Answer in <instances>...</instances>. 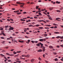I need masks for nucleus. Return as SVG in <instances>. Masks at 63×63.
I'll use <instances>...</instances> for the list:
<instances>
[{"label": "nucleus", "mask_w": 63, "mask_h": 63, "mask_svg": "<svg viewBox=\"0 0 63 63\" xmlns=\"http://www.w3.org/2000/svg\"><path fill=\"white\" fill-rule=\"evenodd\" d=\"M45 29H49V28H46V27H45Z\"/></svg>", "instance_id": "680f3d73"}, {"label": "nucleus", "mask_w": 63, "mask_h": 63, "mask_svg": "<svg viewBox=\"0 0 63 63\" xmlns=\"http://www.w3.org/2000/svg\"><path fill=\"white\" fill-rule=\"evenodd\" d=\"M39 7V6H36V9H38Z\"/></svg>", "instance_id": "5701e85b"}, {"label": "nucleus", "mask_w": 63, "mask_h": 63, "mask_svg": "<svg viewBox=\"0 0 63 63\" xmlns=\"http://www.w3.org/2000/svg\"><path fill=\"white\" fill-rule=\"evenodd\" d=\"M48 19H50V20H52V18H49Z\"/></svg>", "instance_id": "e2e57ef3"}, {"label": "nucleus", "mask_w": 63, "mask_h": 63, "mask_svg": "<svg viewBox=\"0 0 63 63\" xmlns=\"http://www.w3.org/2000/svg\"><path fill=\"white\" fill-rule=\"evenodd\" d=\"M57 28V26H56L54 27V28Z\"/></svg>", "instance_id": "a19ab883"}, {"label": "nucleus", "mask_w": 63, "mask_h": 63, "mask_svg": "<svg viewBox=\"0 0 63 63\" xmlns=\"http://www.w3.org/2000/svg\"><path fill=\"white\" fill-rule=\"evenodd\" d=\"M10 19V20H11L12 21H14V20L13 19Z\"/></svg>", "instance_id": "37998d69"}, {"label": "nucleus", "mask_w": 63, "mask_h": 63, "mask_svg": "<svg viewBox=\"0 0 63 63\" xmlns=\"http://www.w3.org/2000/svg\"><path fill=\"white\" fill-rule=\"evenodd\" d=\"M1 39H4V38L3 37H1Z\"/></svg>", "instance_id": "c9c22d12"}, {"label": "nucleus", "mask_w": 63, "mask_h": 63, "mask_svg": "<svg viewBox=\"0 0 63 63\" xmlns=\"http://www.w3.org/2000/svg\"><path fill=\"white\" fill-rule=\"evenodd\" d=\"M22 57H26V55H22Z\"/></svg>", "instance_id": "bb28decb"}, {"label": "nucleus", "mask_w": 63, "mask_h": 63, "mask_svg": "<svg viewBox=\"0 0 63 63\" xmlns=\"http://www.w3.org/2000/svg\"><path fill=\"white\" fill-rule=\"evenodd\" d=\"M3 30V28H1L0 29V30Z\"/></svg>", "instance_id": "3c124183"}, {"label": "nucleus", "mask_w": 63, "mask_h": 63, "mask_svg": "<svg viewBox=\"0 0 63 63\" xmlns=\"http://www.w3.org/2000/svg\"><path fill=\"white\" fill-rule=\"evenodd\" d=\"M45 54H44L43 55V57H45Z\"/></svg>", "instance_id": "8fccbe9b"}, {"label": "nucleus", "mask_w": 63, "mask_h": 63, "mask_svg": "<svg viewBox=\"0 0 63 63\" xmlns=\"http://www.w3.org/2000/svg\"><path fill=\"white\" fill-rule=\"evenodd\" d=\"M14 54H16V52H13Z\"/></svg>", "instance_id": "f704fd0d"}, {"label": "nucleus", "mask_w": 63, "mask_h": 63, "mask_svg": "<svg viewBox=\"0 0 63 63\" xmlns=\"http://www.w3.org/2000/svg\"><path fill=\"white\" fill-rule=\"evenodd\" d=\"M39 59L40 61H41V60H42V59H41L40 58V57L39 58Z\"/></svg>", "instance_id": "2f4dec72"}, {"label": "nucleus", "mask_w": 63, "mask_h": 63, "mask_svg": "<svg viewBox=\"0 0 63 63\" xmlns=\"http://www.w3.org/2000/svg\"><path fill=\"white\" fill-rule=\"evenodd\" d=\"M50 28H54V27H50Z\"/></svg>", "instance_id": "4d7b16f0"}, {"label": "nucleus", "mask_w": 63, "mask_h": 63, "mask_svg": "<svg viewBox=\"0 0 63 63\" xmlns=\"http://www.w3.org/2000/svg\"><path fill=\"white\" fill-rule=\"evenodd\" d=\"M14 54H9V56H14Z\"/></svg>", "instance_id": "a211bd4d"}, {"label": "nucleus", "mask_w": 63, "mask_h": 63, "mask_svg": "<svg viewBox=\"0 0 63 63\" xmlns=\"http://www.w3.org/2000/svg\"><path fill=\"white\" fill-rule=\"evenodd\" d=\"M60 1H57L56 2V3L58 4H60Z\"/></svg>", "instance_id": "f8f14e48"}, {"label": "nucleus", "mask_w": 63, "mask_h": 63, "mask_svg": "<svg viewBox=\"0 0 63 63\" xmlns=\"http://www.w3.org/2000/svg\"><path fill=\"white\" fill-rule=\"evenodd\" d=\"M16 59H17V60H20V59H19V58H16Z\"/></svg>", "instance_id": "a18cd8bd"}, {"label": "nucleus", "mask_w": 63, "mask_h": 63, "mask_svg": "<svg viewBox=\"0 0 63 63\" xmlns=\"http://www.w3.org/2000/svg\"><path fill=\"white\" fill-rule=\"evenodd\" d=\"M34 18H35V19H36L37 18H38V17H36L34 16Z\"/></svg>", "instance_id": "de8ad7c7"}, {"label": "nucleus", "mask_w": 63, "mask_h": 63, "mask_svg": "<svg viewBox=\"0 0 63 63\" xmlns=\"http://www.w3.org/2000/svg\"><path fill=\"white\" fill-rule=\"evenodd\" d=\"M39 28L41 29H43V27H39Z\"/></svg>", "instance_id": "412c9836"}, {"label": "nucleus", "mask_w": 63, "mask_h": 63, "mask_svg": "<svg viewBox=\"0 0 63 63\" xmlns=\"http://www.w3.org/2000/svg\"><path fill=\"white\" fill-rule=\"evenodd\" d=\"M21 52V51H17V53H20Z\"/></svg>", "instance_id": "ea45409f"}, {"label": "nucleus", "mask_w": 63, "mask_h": 63, "mask_svg": "<svg viewBox=\"0 0 63 63\" xmlns=\"http://www.w3.org/2000/svg\"><path fill=\"white\" fill-rule=\"evenodd\" d=\"M42 48H43V49H45V47L44 46H43Z\"/></svg>", "instance_id": "c85d7f7f"}, {"label": "nucleus", "mask_w": 63, "mask_h": 63, "mask_svg": "<svg viewBox=\"0 0 63 63\" xmlns=\"http://www.w3.org/2000/svg\"><path fill=\"white\" fill-rule=\"evenodd\" d=\"M57 12H61V11L58 10H57Z\"/></svg>", "instance_id": "6ab92c4d"}, {"label": "nucleus", "mask_w": 63, "mask_h": 63, "mask_svg": "<svg viewBox=\"0 0 63 63\" xmlns=\"http://www.w3.org/2000/svg\"><path fill=\"white\" fill-rule=\"evenodd\" d=\"M20 4H22V5H24V4H25L24 3H21Z\"/></svg>", "instance_id": "603ef678"}, {"label": "nucleus", "mask_w": 63, "mask_h": 63, "mask_svg": "<svg viewBox=\"0 0 63 63\" xmlns=\"http://www.w3.org/2000/svg\"><path fill=\"white\" fill-rule=\"evenodd\" d=\"M6 55H10V54L9 53H6Z\"/></svg>", "instance_id": "6e6d98bb"}, {"label": "nucleus", "mask_w": 63, "mask_h": 63, "mask_svg": "<svg viewBox=\"0 0 63 63\" xmlns=\"http://www.w3.org/2000/svg\"><path fill=\"white\" fill-rule=\"evenodd\" d=\"M55 61H58V59L57 58L55 59Z\"/></svg>", "instance_id": "a878e982"}, {"label": "nucleus", "mask_w": 63, "mask_h": 63, "mask_svg": "<svg viewBox=\"0 0 63 63\" xmlns=\"http://www.w3.org/2000/svg\"><path fill=\"white\" fill-rule=\"evenodd\" d=\"M18 62L19 63H21V61H18Z\"/></svg>", "instance_id": "338daca9"}, {"label": "nucleus", "mask_w": 63, "mask_h": 63, "mask_svg": "<svg viewBox=\"0 0 63 63\" xmlns=\"http://www.w3.org/2000/svg\"><path fill=\"white\" fill-rule=\"evenodd\" d=\"M19 12V10H17L16 11V13H17L18 12Z\"/></svg>", "instance_id": "052dcab7"}, {"label": "nucleus", "mask_w": 63, "mask_h": 63, "mask_svg": "<svg viewBox=\"0 0 63 63\" xmlns=\"http://www.w3.org/2000/svg\"><path fill=\"white\" fill-rule=\"evenodd\" d=\"M46 39H43L44 41H46Z\"/></svg>", "instance_id": "13d9d810"}, {"label": "nucleus", "mask_w": 63, "mask_h": 63, "mask_svg": "<svg viewBox=\"0 0 63 63\" xmlns=\"http://www.w3.org/2000/svg\"><path fill=\"white\" fill-rule=\"evenodd\" d=\"M19 42H20V43H24V41H19Z\"/></svg>", "instance_id": "473e14b6"}, {"label": "nucleus", "mask_w": 63, "mask_h": 63, "mask_svg": "<svg viewBox=\"0 0 63 63\" xmlns=\"http://www.w3.org/2000/svg\"><path fill=\"white\" fill-rule=\"evenodd\" d=\"M43 14H45L46 15H47V14L45 13V12H43Z\"/></svg>", "instance_id": "393cba45"}, {"label": "nucleus", "mask_w": 63, "mask_h": 63, "mask_svg": "<svg viewBox=\"0 0 63 63\" xmlns=\"http://www.w3.org/2000/svg\"><path fill=\"white\" fill-rule=\"evenodd\" d=\"M43 49V52H45V49Z\"/></svg>", "instance_id": "5fc2aeb1"}, {"label": "nucleus", "mask_w": 63, "mask_h": 63, "mask_svg": "<svg viewBox=\"0 0 63 63\" xmlns=\"http://www.w3.org/2000/svg\"><path fill=\"white\" fill-rule=\"evenodd\" d=\"M30 56L29 55H27L26 56V57H29Z\"/></svg>", "instance_id": "ddd939ff"}, {"label": "nucleus", "mask_w": 63, "mask_h": 63, "mask_svg": "<svg viewBox=\"0 0 63 63\" xmlns=\"http://www.w3.org/2000/svg\"><path fill=\"white\" fill-rule=\"evenodd\" d=\"M38 14H39V15H40V16H42V15L41 14V13H39Z\"/></svg>", "instance_id": "4be33fe9"}, {"label": "nucleus", "mask_w": 63, "mask_h": 63, "mask_svg": "<svg viewBox=\"0 0 63 63\" xmlns=\"http://www.w3.org/2000/svg\"><path fill=\"white\" fill-rule=\"evenodd\" d=\"M39 41L40 42H43L44 41V39H41L39 40Z\"/></svg>", "instance_id": "423d86ee"}, {"label": "nucleus", "mask_w": 63, "mask_h": 63, "mask_svg": "<svg viewBox=\"0 0 63 63\" xmlns=\"http://www.w3.org/2000/svg\"><path fill=\"white\" fill-rule=\"evenodd\" d=\"M10 50L11 51H14V49H11V50Z\"/></svg>", "instance_id": "0e129e2a"}, {"label": "nucleus", "mask_w": 63, "mask_h": 63, "mask_svg": "<svg viewBox=\"0 0 63 63\" xmlns=\"http://www.w3.org/2000/svg\"><path fill=\"white\" fill-rule=\"evenodd\" d=\"M16 3L17 4H20V3L19 2H17Z\"/></svg>", "instance_id": "4c0bfd02"}, {"label": "nucleus", "mask_w": 63, "mask_h": 63, "mask_svg": "<svg viewBox=\"0 0 63 63\" xmlns=\"http://www.w3.org/2000/svg\"><path fill=\"white\" fill-rule=\"evenodd\" d=\"M60 38L61 39H63V36H60Z\"/></svg>", "instance_id": "72a5a7b5"}, {"label": "nucleus", "mask_w": 63, "mask_h": 63, "mask_svg": "<svg viewBox=\"0 0 63 63\" xmlns=\"http://www.w3.org/2000/svg\"><path fill=\"white\" fill-rule=\"evenodd\" d=\"M53 53L54 54H55V55H56L57 54V53L55 52H53Z\"/></svg>", "instance_id": "b1692460"}, {"label": "nucleus", "mask_w": 63, "mask_h": 63, "mask_svg": "<svg viewBox=\"0 0 63 63\" xmlns=\"http://www.w3.org/2000/svg\"><path fill=\"white\" fill-rule=\"evenodd\" d=\"M0 55L1 56V57H4L5 56V55L2 54H0Z\"/></svg>", "instance_id": "1a4fd4ad"}, {"label": "nucleus", "mask_w": 63, "mask_h": 63, "mask_svg": "<svg viewBox=\"0 0 63 63\" xmlns=\"http://www.w3.org/2000/svg\"><path fill=\"white\" fill-rule=\"evenodd\" d=\"M38 52H42V50L40 49L37 50Z\"/></svg>", "instance_id": "39448f33"}, {"label": "nucleus", "mask_w": 63, "mask_h": 63, "mask_svg": "<svg viewBox=\"0 0 63 63\" xmlns=\"http://www.w3.org/2000/svg\"><path fill=\"white\" fill-rule=\"evenodd\" d=\"M53 25H56V26H57V25L56 24H55V23H53Z\"/></svg>", "instance_id": "c756f323"}, {"label": "nucleus", "mask_w": 63, "mask_h": 63, "mask_svg": "<svg viewBox=\"0 0 63 63\" xmlns=\"http://www.w3.org/2000/svg\"><path fill=\"white\" fill-rule=\"evenodd\" d=\"M31 26H32V27H35V26H33L32 25H30L29 26V27H31Z\"/></svg>", "instance_id": "9b49d317"}, {"label": "nucleus", "mask_w": 63, "mask_h": 63, "mask_svg": "<svg viewBox=\"0 0 63 63\" xmlns=\"http://www.w3.org/2000/svg\"><path fill=\"white\" fill-rule=\"evenodd\" d=\"M60 36H58L56 37V38H60Z\"/></svg>", "instance_id": "7c9ffc66"}, {"label": "nucleus", "mask_w": 63, "mask_h": 63, "mask_svg": "<svg viewBox=\"0 0 63 63\" xmlns=\"http://www.w3.org/2000/svg\"><path fill=\"white\" fill-rule=\"evenodd\" d=\"M49 9L50 10V11H52V10L53 9V7H52L50 8H49Z\"/></svg>", "instance_id": "7ed1b4c3"}, {"label": "nucleus", "mask_w": 63, "mask_h": 63, "mask_svg": "<svg viewBox=\"0 0 63 63\" xmlns=\"http://www.w3.org/2000/svg\"><path fill=\"white\" fill-rule=\"evenodd\" d=\"M23 14H26L27 13H26V12H23Z\"/></svg>", "instance_id": "e433bc0d"}, {"label": "nucleus", "mask_w": 63, "mask_h": 63, "mask_svg": "<svg viewBox=\"0 0 63 63\" xmlns=\"http://www.w3.org/2000/svg\"><path fill=\"white\" fill-rule=\"evenodd\" d=\"M9 27V26L8 25H7L5 26V28H8Z\"/></svg>", "instance_id": "4468645a"}, {"label": "nucleus", "mask_w": 63, "mask_h": 63, "mask_svg": "<svg viewBox=\"0 0 63 63\" xmlns=\"http://www.w3.org/2000/svg\"><path fill=\"white\" fill-rule=\"evenodd\" d=\"M40 43L37 44H36V46H38V47H39V46H40Z\"/></svg>", "instance_id": "6e6552de"}, {"label": "nucleus", "mask_w": 63, "mask_h": 63, "mask_svg": "<svg viewBox=\"0 0 63 63\" xmlns=\"http://www.w3.org/2000/svg\"><path fill=\"white\" fill-rule=\"evenodd\" d=\"M8 62H11V60H9L8 61Z\"/></svg>", "instance_id": "09e8293b"}, {"label": "nucleus", "mask_w": 63, "mask_h": 63, "mask_svg": "<svg viewBox=\"0 0 63 63\" xmlns=\"http://www.w3.org/2000/svg\"><path fill=\"white\" fill-rule=\"evenodd\" d=\"M36 27H39V25H36L35 26Z\"/></svg>", "instance_id": "cd10ccee"}, {"label": "nucleus", "mask_w": 63, "mask_h": 63, "mask_svg": "<svg viewBox=\"0 0 63 63\" xmlns=\"http://www.w3.org/2000/svg\"><path fill=\"white\" fill-rule=\"evenodd\" d=\"M31 42H32V43H34L35 42V41H32Z\"/></svg>", "instance_id": "79ce46f5"}, {"label": "nucleus", "mask_w": 63, "mask_h": 63, "mask_svg": "<svg viewBox=\"0 0 63 63\" xmlns=\"http://www.w3.org/2000/svg\"><path fill=\"white\" fill-rule=\"evenodd\" d=\"M17 14L18 15H20V14H21V12H18V13H17Z\"/></svg>", "instance_id": "9d476101"}, {"label": "nucleus", "mask_w": 63, "mask_h": 63, "mask_svg": "<svg viewBox=\"0 0 63 63\" xmlns=\"http://www.w3.org/2000/svg\"><path fill=\"white\" fill-rule=\"evenodd\" d=\"M34 43H38V41H34Z\"/></svg>", "instance_id": "c03bdc74"}, {"label": "nucleus", "mask_w": 63, "mask_h": 63, "mask_svg": "<svg viewBox=\"0 0 63 63\" xmlns=\"http://www.w3.org/2000/svg\"><path fill=\"white\" fill-rule=\"evenodd\" d=\"M43 20H39V21H38L39 22H41L42 21H43Z\"/></svg>", "instance_id": "58836bf2"}, {"label": "nucleus", "mask_w": 63, "mask_h": 63, "mask_svg": "<svg viewBox=\"0 0 63 63\" xmlns=\"http://www.w3.org/2000/svg\"><path fill=\"white\" fill-rule=\"evenodd\" d=\"M40 45L41 46V48H42V47H43V44H42V43H40Z\"/></svg>", "instance_id": "f03ea898"}, {"label": "nucleus", "mask_w": 63, "mask_h": 63, "mask_svg": "<svg viewBox=\"0 0 63 63\" xmlns=\"http://www.w3.org/2000/svg\"><path fill=\"white\" fill-rule=\"evenodd\" d=\"M60 46H61V47H63V45H61Z\"/></svg>", "instance_id": "774afa93"}, {"label": "nucleus", "mask_w": 63, "mask_h": 63, "mask_svg": "<svg viewBox=\"0 0 63 63\" xmlns=\"http://www.w3.org/2000/svg\"><path fill=\"white\" fill-rule=\"evenodd\" d=\"M14 27H11V28H10L9 29V30H14Z\"/></svg>", "instance_id": "f257e3e1"}, {"label": "nucleus", "mask_w": 63, "mask_h": 63, "mask_svg": "<svg viewBox=\"0 0 63 63\" xmlns=\"http://www.w3.org/2000/svg\"><path fill=\"white\" fill-rule=\"evenodd\" d=\"M49 48H53V47L52 46H49Z\"/></svg>", "instance_id": "20e7f679"}, {"label": "nucleus", "mask_w": 63, "mask_h": 63, "mask_svg": "<svg viewBox=\"0 0 63 63\" xmlns=\"http://www.w3.org/2000/svg\"><path fill=\"white\" fill-rule=\"evenodd\" d=\"M42 11L41 10H38V12H41Z\"/></svg>", "instance_id": "864d4df0"}, {"label": "nucleus", "mask_w": 63, "mask_h": 63, "mask_svg": "<svg viewBox=\"0 0 63 63\" xmlns=\"http://www.w3.org/2000/svg\"><path fill=\"white\" fill-rule=\"evenodd\" d=\"M7 21H10V20L9 19H7Z\"/></svg>", "instance_id": "49530a36"}, {"label": "nucleus", "mask_w": 63, "mask_h": 63, "mask_svg": "<svg viewBox=\"0 0 63 63\" xmlns=\"http://www.w3.org/2000/svg\"><path fill=\"white\" fill-rule=\"evenodd\" d=\"M43 35H44V37H47V34H44Z\"/></svg>", "instance_id": "2eb2a0df"}, {"label": "nucleus", "mask_w": 63, "mask_h": 63, "mask_svg": "<svg viewBox=\"0 0 63 63\" xmlns=\"http://www.w3.org/2000/svg\"><path fill=\"white\" fill-rule=\"evenodd\" d=\"M5 50H3L2 51V52H5Z\"/></svg>", "instance_id": "69168bd1"}, {"label": "nucleus", "mask_w": 63, "mask_h": 63, "mask_svg": "<svg viewBox=\"0 0 63 63\" xmlns=\"http://www.w3.org/2000/svg\"><path fill=\"white\" fill-rule=\"evenodd\" d=\"M10 39H11V38H8L7 39V40H10Z\"/></svg>", "instance_id": "bf43d9fd"}, {"label": "nucleus", "mask_w": 63, "mask_h": 63, "mask_svg": "<svg viewBox=\"0 0 63 63\" xmlns=\"http://www.w3.org/2000/svg\"><path fill=\"white\" fill-rule=\"evenodd\" d=\"M54 33H55V34H60L59 32H54Z\"/></svg>", "instance_id": "f3484780"}, {"label": "nucleus", "mask_w": 63, "mask_h": 63, "mask_svg": "<svg viewBox=\"0 0 63 63\" xmlns=\"http://www.w3.org/2000/svg\"><path fill=\"white\" fill-rule=\"evenodd\" d=\"M34 59H32L31 60V62H34Z\"/></svg>", "instance_id": "0eeeda50"}, {"label": "nucleus", "mask_w": 63, "mask_h": 63, "mask_svg": "<svg viewBox=\"0 0 63 63\" xmlns=\"http://www.w3.org/2000/svg\"><path fill=\"white\" fill-rule=\"evenodd\" d=\"M45 26H51V25H45Z\"/></svg>", "instance_id": "dca6fc26"}, {"label": "nucleus", "mask_w": 63, "mask_h": 63, "mask_svg": "<svg viewBox=\"0 0 63 63\" xmlns=\"http://www.w3.org/2000/svg\"><path fill=\"white\" fill-rule=\"evenodd\" d=\"M2 34H3V36H6V35H5V34L4 33H2Z\"/></svg>", "instance_id": "aec40b11"}]
</instances>
